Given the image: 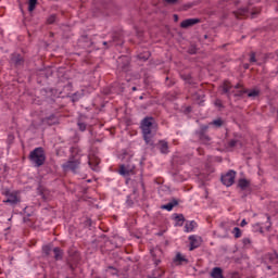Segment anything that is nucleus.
<instances>
[{
	"instance_id": "10",
	"label": "nucleus",
	"mask_w": 278,
	"mask_h": 278,
	"mask_svg": "<svg viewBox=\"0 0 278 278\" xmlns=\"http://www.w3.org/2000/svg\"><path fill=\"white\" fill-rule=\"evenodd\" d=\"M10 64H13L15 68H21V66H25V58L21 53L14 52L11 54Z\"/></svg>"
},
{
	"instance_id": "11",
	"label": "nucleus",
	"mask_w": 278,
	"mask_h": 278,
	"mask_svg": "<svg viewBox=\"0 0 278 278\" xmlns=\"http://www.w3.org/2000/svg\"><path fill=\"white\" fill-rule=\"evenodd\" d=\"M42 125H48L49 127H53V125H60V117L55 114H51L41 119Z\"/></svg>"
},
{
	"instance_id": "60",
	"label": "nucleus",
	"mask_w": 278,
	"mask_h": 278,
	"mask_svg": "<svg viewBox=\"0 0 278 278\" xmlns=\"http://www.w3.org/2000/svg\"><path fill=\"white\" fill-rule=\"evenodd\" d=\"M208 36L207 35H204V40H207Z\"/></svg>"
},
{
	"instance_id": "25",
	"label": "nucleus",
	"mask_w": 278,
	"mask_h": 278,
	"mask_svg": "<svg viewBox=\"0 0 278 278\" xmlns=\"http://www.w3.org/2000/svg\"><path fill=\"white\" fill-rule=\"evenodd\" d=\"M229 90H231V83L229 80H225L223 84V93L230 97L231 92Z\"/></svg>"
},
{
	"instance_id": "56",
	"label": "nucleus",
	"mask_w": 278,
	"mask_h": 278,
	"mask_svg": "<svg viewBox=\"0 0 278 278\" xmlns=\"http://www.w3.org/2000/svg\"><path fill=\"white\" fill-rule=\"evenodd\" d=\"M267 270H273V266L267 265Z\"/></svg>"
},
{
	"instance_id": "42",
	"label": "nucleus",
	"mask_w": 278,
	"mask_h": 278,
	"mask_svg": "<svg viewBox=\"0 0 278 278\" xmlns=\"http://www.w3.org/2000/svg\"><path fill=\"white\" fill-rule=\"evenodd\" d=\"M242 242H243V247H249V244H251V240L249 238H244Z\"/></svg>"
},
{
	"instance_id": "1",
	"label": "nucleus",
	"mask_w": 278,
	"mask_h": 278,
	"mask_svg": "<svg viewBox=\"0 0 278 278\" xmlns=\"http://www.w3.org/2000/svg\"><path fill=\"white\" fill-rule=\"evenodd\" d=\"M141 131L146 144L153 147V136H155V132L157 131V122H155V117H144L141 121Z\"/></svg>"
},
{
	"instance_id": "52",
	"label": "nucleus",
	"mask_w": 278,
	"mask_h": 278,
	"mask_svg": "<svg viewBox=\"0 0 278 278\" xmlns=\"http://www.w3.org/2000/svg\"><path fill=\"white\" fill-rule=\"evenodd\" d=\"M235 88H236V90H238V89L242 88V85H241V84H237V85L235 86Z\"/></svg>"
},
{
	"instance_id": "7",
	"label": "nucleus",
	"mask_w": 278,
	"mask_h": 278,
	"mask_svg": "<svg viewBox=\"0 0 278 278\" xmlns=\"http://www.w3.org/2000/svg\"><path fill=\"white\" fill-rule=\"evenodd\" d=\"M2 194L7 198L3 203H9L10 205H18L21 203V198L16 192L10 191V189H4Z\"/></svg>"
},
{
	"instance_id": "43",
	"label": "nucleus",
	"mask_w": 278,
	"mask_h": 278,
	"mask_svg": "<svg viewBox=\"0 0 278 278\" xmlns=\"http://www.w3.org/2000/svg\"><path fill=\"white\" fill-rule=\"evenodd\" d=\"M108 270H115V273H112V275L118 276V270L116 269V267H114V266H109V267H108Z\"/></svg>"
},
{
	"instance_id": "35",
	"label": "nucleus",
	"mask_w": 278,
	"mask_h": 278,
	"mask_svg": "<svg viewBox=\"0 0 278 278\" xmlns=\"http://www.w3.org/2000/svg\"><path fill=\"white\" fill-rule=\"evenodd\" d=\"M58 18V15L52 14L47 18V23L48 25H53V23H55V20Z\"/></svg>"
},
{
	"instance_id": "5",
	"label": "nucleus",
	"mask_w": 278,
	"mask_h": 278,
	"mask_svg": "<svg viewBox=\"0 0 278 278\" xmlns=\"http://www.w3.org/2000/svg\"><path fill=\"white\" fill-rule=\"evenodd\" d=\"M81 262V255L77 250H70L67 257V266L70 269L75 270V266Z\"/></svg>"
},
{
	"instance_id": "63",
	"label": "nucleus",
	"mask_w": 278,
	"mask_h": 278,
	"mask_svg": "<svg viewBox=\"0 0 278 278\" xmlns=\"http://www.w3.org/2000/svg\"><path fill=\"white\" fill-rule=\"evenodd\" d=\"M27 218L24 217V223H26Z\"/></svg>"
},
{
	"instance_id": "33",
	"label": "nucleus",
	"mask_w": 278,
	"mask_h": 278,
	"mask_svg": "<svg viewBox=\"0 0 278 278\" xmlns=\"http://www.w3.org/2000/svg\"><path fill=\"white\" fill-rule=\"evenodd\" d=\"M232 233H233L235 238H241L242 230L239 227H235L232 230Z\"/></svg>"
},
{
	"instance_id": "26",
	"label": "nucleus",
	"mask_w": 278,
	"mask_h": 278,
	"mask_svg": "<svg viewBox=\"0 0 278 278\" xmlns=\"http://www.w3.org/2000/svg\"><path fill=\"white\" fill-rule=\"evenodd\" d=\"M165 273L166 271H164L162 268H156V269H154L153 271H152V278H162V277H164V275H165Z\"/></svg>"
},
{
	"instance_id": "40",
	"label": "nucleus",
	"mask_w": 278,
	"mask_h": 278,
	"mask_svg": "<svg viewBox=\"0 0 278 278\" xmlns=\"http://www.w3.org/2000/svg\"><path fill=\"white\" fill-rule=\"evenodd\" d=\"M236 144H238V140L232 139L228 142V147H230V149H233V147H236Z\"/></svg>"
},
{
	"instance_id": "51",
	"label": "nucleus",
	"mask_w": 278,
	"mask_h": 278,
	"mask_svg": "<svg viewBox=\"0 0 278 278\" xmlns=\"http://www.w3.org/2000/svg\"><path fill=\"white\" fill-rule=\"evenodd\" d=\"M245 225H247V219H242L240 227H245Z\"/></svg>"
},
{
	"instance_id": "18",
	"label": "nucleus",
	"mask_w": 278,
	"mask_h": 278,
	"mask_svg": "<svg viewBox=\"0 0 278 278\" xmlns=\"http://www.w3.org/2000/svg\"><path fill=\"white\" fill-rule=\"evenodd\" d=\"M53 254L55 262H60L64 260V250H62L60 247L53 248Z\"/></svg>"
},
{
	"instance_id": "6",
	"label": "nucleus",
	"mask_w": 278,
	"mask_h": 278,
	"mask_svg": "<svg viewBox=\"0 0 278 278\" xmlns=\"http://www.w3.org/2000/svg\"><path fill=\"white\" fill-rule=\"evenodd\" d=\"M207 129H210V126L202 125L200 129L195 131V136H198L202 144H210V142H212V137L207 135Z\"/></svg>"
},
{
	"instance_id": "30",
	"label": "nucleus",
	"mask_w": 278,
	"mask_h": 278,
	"mask_svg": "<svg viewBox=\"0 0 278 278\" xmlns=\"http://www.w3.org/2000/svg\"><path fill=\"white\" fill-rule=\"evenodd\" d=\"M38 5V0H28V12H34Z\"/></svg>"
},
{
	"instance_id": "16",
	"label": "nucleus",
	"mask_w": 278,
	"mask_h": 278,
	"mask_svg": "<svg viewBox=\"0 0 278 278\" xmlns=\"http://www.w3.org/2000/svg\"><path fill=\"white\" fill-rule=\"evenodd\" d=\"M265 260V264L267 262H269L270 264H278V253L274 252V253H268L264 256Z\"/></svg>"
},
{
	"instance_id": "9",
	"label": "nucleus",
	"mask_w": 278,
	"mask_h": 278,
	"mask_svg": "<svg viewBox=\"0 0 278 278\" xmlns=\"http://www.w3.org/2000/svg\"><path fill=\"white\" fill-rule=\"evenodd\" d=\"M220 181L224 186H227V188H229V186H233L236 182V170L230 169L227 174L222 175Z\"/></svg>"
},
{
	"instance_id": "48",
	"label": "nucleus",
	"mask_w": 278,
	"mask_h": 278,
	"mask_svg": "<svg viewBox=\"0 0 278 278\" xmlns=\"http://www.w3.org/2000/svg\"><path fill=\"white\" fill-rule=\"evenodd\" d=\"M192 8V3H188L184 5V10H190Z\"/></svg>"
},
{
	"instance_id": "14",
	"label": "nucleus",
	"mask_w": 278,
	"mask_h": 278,
	"mask_svg": "<svg viewBox=\"0 0 278 278\" xmlns=\"http://www.w3.org/2000/svg\"><path fill=\"white\" fill-rule=\"evenodd\" d=\"M156 149H159V151L161 153H163L164 155H166V153H168V141L166 140H160L156 143Z\"/></svg>"
},
{
	"instance_id": "54",
	"label": "nucleus",
	"mask_w": 278,
	"mask_h": 278,
	"mask_svg": "<svg viewBox=\"0 0 278 278\" xmlns=\"http://www.w3.org/2000/svg\"><path fill=\"white\" fill-rule=\"evenodd\" d=\"M141 188H142V190L144 192L146 188H144V182L143 181H141Z\"/></svg>"
},
{
	"instance_id": "27",
	"label": "nucleus",
	"mask_w": 278,
	"mask_h": 278,
	"mask_svg": "<svg viewBox=\"0 0 278 278\" xmlns=\"http://www.w3.org/2000/svg\"><path fill=\"white\" fill-rule=\"evenodd\" d=\"M138 60H141L142 62H147L149 58H151V52L146 51L137 55Z\"/></svg>"
},
{
	"instance_id": "20",
	"label": "nucleus",
	"mask_w": 278,
	"mask_h": 278,
	"mask_svg": "<svg viewBox=\"0 0 278 278\" xmlns=\"http://www.w3.org/2000/svg\"><path fill=\"white\" fill-rule=\"evenodd\" d=\"M53 251V247L51 244H46L41 249L42 257H51V252Z\"/></svg>"
},
{
	"instance_id": "24",
	"label": "nucleus",
	"mask_w": 278,
	"mask_h": 278,
	"mask_svg": "<svg viewBox=\"0 0 278 278\" xmlns=\"http://www.w3.org/2000/svg\"><path fill=\"white\" fill-rule=\"evenodd\" d=\"M238 186L241 190H247L251 186V181L247 180V178H240Z\"/></svg>"
},
{
	"instance_id": "38",
	"label": "nucleus",
	"mask_w": 278,
	"mask_h": 278,
	"mask_svg": "<svg viewBox=\"0 0 278 278\" xmlns=\"http://www.w3.org/2000/svg\"><path fill=\"white\" fill-rule=\"evenodd\" d=\"M249 92V89H242L239 90L237 93H235V97H242V94H247Z\"/></svg>"
},
{
	"instance_id": "50",
	"label": "nucleus",
	"mask_w": 278,
	"mask_h": 278,
	"mask_svg": "<svg viewBox=\"0 0 278 278\" xmlns=\"http://www.w3.org/2000/svg\"><path fill=\"white\" fill-rule=\"evenodd\" d=\"M179 21V15L174 14V22L177 23Z\"/></svg>"
},
{
	"instance_id": "31",
	"label": "nucleus",
	"mask_w": 278,
	"mask_h": 278,
	"mask_svg": "<svg viewBox=\"0 0 278 278\" xmlns=\"http://www.w3.org/2000/svg\"><path fill=\"white\" fill-rule=\"evenodd\" d=\"M247 94L250 99L255 98V97H260V89H253L251 91H249V89H248Z\"/></svg>"
},
{
	"instance_id": "4",
	"label": "nucleus",
	"mask_w": 278,
	"mask_h": 278,
	"mask_svg": "<svg viewBox=\"0 0 278 278\" xmlns=\"http://www.w3.org/2000/svg\"><path fill=\"white\" fill-rule=\"evenodd\" d=\"M80 164H81L80 157L71 155L68 161L62 165V168L64 170H72V173H77V168H79Z\"/></svg>"
},
{
	"instance_id": "41",
	"label": "nucleus",
	"mask_w": 278,
	"mask_h": 278,
	"mask_svg": "<svg viewBox=\"0 0 278 278\" xmlns=\"http://www.w3.org/2000/svg\"><path fill=\"white\" fill-rule=\"evenodd\" d=\"M72 101H73V103H77V101H79V96L77 93H74L72 96Z\"/></svg>"
},
{
	"instance_id": "44",
	"label": "nucleus",
	"mask_w": 278,
	"mask_h": 278,
	"mask_svg": "<svg viewBox=\"0 0 278 278\" xmlns=\"http://www.w3.org/2000/svg\"><path fill=\"white\" fill-rule=\"evenodd\" d=\"M126 203L129 207H131V205H134V200H131V197H128L126 200Z\"/></svg>"
},
{
	"instance_id": "39",
	"label": "nucleus",
	"mask_w": 278,
	"mask_h": 278,
	"mask_svg": "<svg viewBox=\"0 0 278 278\" xmlns=\"http://www.w3.org/2000/svg\"><path fill=\"white\" fill-rule=\"evenodd\" d=\"M167 5H177L179 3V0H164Z\"/></svg>"
},
{
	"instance_id": "8",
	"label": "nucleus",
	"mask_w": 278,
	"mask_h": 278,
	"mask_svg": "<svg viewBox=\"0 0 278 278\" xmlns=\"http://www.w3.org/2000/svg\"><path fill=\"white\" fill-rule=\"evenodd\" d=\"M131 67V58L128 55H122L117 59V68L123 71V73H129Z\"/></svg>"
},
{
	"instance_id": "37",
	"label": "nucleus",
	"mask_w": 278,
	"mask_h": 278,
	"mask_svg": "<svg viewBox=\"0 0 278 278\" xmlns=\"http://www.w3.org/2000/svg\"><path fill=\"white\" fill-rule=\"evenodd\" d=\"M119 174L127 176L129 175V170L125 167V165H121V168H119Z\"/></svg>"
},
{
	"instance_id": "49",
	"label": "nucleus",
	"mask_w": 278,
	"mask_h": 278,
	"mask_svg": "<svg viewBox=\"0 0 278 278\" xmlns=\"http://www.w3.org/2000/svg\"><path fill=\"white\" fill-rule=\"evenodd\" d=\"M86 225H87L88 227H92V219H87V220H86Z\"/></svg>"
},
{
	"instance_id": "17",
	"label": "nucleus",
	"mask_w": 278,
	"mask_h": 278,
	"mask_svg": "<svg viewBox=\"0 0 278 278\" xmlns=\"http://www.w3.org/2000/svg\"><path fill=\"white\" fill-rule=\"evenodd\" d=\"M112 42H116V45H119L121 47H123L124 45V40H123V31H115L113 33L112 36Z\"/></svg>"
},
{
	"instance_id": "57",
	"label": "nucleus",
	"mask_w": 278,
	"mask_h": 278,
	"mask_svg": "<svg viewBox=\"0 0 278 278\" xmlns=\"http://www.w3.org/2000/svg\"><path fill=\"white\" fill-rule=\"evenodd\" d=\"M131 90H132L134 92H136V90H138V88H137V87H132Z\"/></svg>"
},
{
	"instance_id": "47",
	"label": "nucleus",
	"mask_w": 278,
	"mask_h": 278,
	"mask_svg": "<svg viewBox=\"0 0 278 278\" xmlns=\"http://www.w3.org/2000/svg\"><path fill=\"white\" fill-rule=\"evenodd\" d=\"M162 263V260L159 257V258H154V265L155 266H160V264Z\"/></svg>"
},
{
	"instance_id": "53",
	"label": "nucleus",
	"mask_w": 278,
	"mask_h": 278,
	"mask_svg": "<svg viewBox=\"0 0 278 278\" xmlns=\"http://www.w3.org/2000/svg\"><path fill=\"white\" fill-rule=\"evenodd\" d=\"M9 140L12 142V140H14V135H9Z\"/></svg>"
},
{
	"instance_id": "2",
	"label": "nucleus",
	"mask_w": 278,
	"mask_h": 278,
	"mask_svg": "<svg viewBox=\"0 0 278 278\" xmlns=\"http://www.w3.org/2000/svg\"><path fill=\"white\" fill-rule=\"evenodd\" d=\"M28 160L36 166V168H40V166H45V162H47V154L45 153V148L39 147L35 148L28 155Z\"/></svg>"
},
{
	"instance_id": "62",
	"label": "nucleus",
	"mask_w": 278,
	"mask_h": 278,
	"mask_svg": "<svg viewBox=\"0 0 278 278\" xmlns=\"http://www.w3.org/2000/svg\"><path fill=\"white\" fill-rule=\"evenodd\" d=\"M27 218L24 217V223H26Z\"/></svg>"
},
{
	"instance_id": "12",
	"label": "nucleus",
	"mask_w": 278,
	"mask_h": 278,
	"mask_svg": "<svg viewBox=\"0 0 278 278\" xmlns=\"http://www.w3.org/2000/svg\"><path fill=\"white\" fill-rule=\"evenodd\" d=\"M199 23H201V18H188L180 23V27L182 29H188V27H194V25H199Z\"/></svg>"
},
{
	"instance_id": "61",
	"label": "nucleus",
	"mask_w": 278,
	"mask_h": 278,
	"mask_svg": "<svg viewBox=\"0 0 278 278\" xmlns=\"http://www.w3.org/2000/svg\"><path fill=\"white\" fill-rule=\"evenodd\" d=\"M103 45H104V47L108 46V41H104Z\"/></svg>"
},
{
	"instance_id": "59",
	"label": "nucleus",
	"mask_w": 278,
	"mask_h": 278,
	"mask_svg": "<svg viewBox=\"0 0 278 278\" xmlns=\"http://www.w3.org/2000/svg\"><path fill=\"white\" fill-rule=\"evenodd\" d=\"M157 236H164V232H157Z\"/></svg>"
},
{
	"instance_id": "19",
	"label": "nucleus",
	"mask_w": 278,
	"mask_h": 278,
	"mask_svg": "<svg viewBox=\"0 0 278 278\" xmlns=\"http://www.w3.org/2000/svg\"><path fill=\"white\" fill-rule=\"evenodd\" d=\"M179 205V200L173 198L172 202L164 204L161 206L162 210H166L167 212H172L173 207Z\"/></svg>"
},
{
	"instance_id": "58",
	"label": "nucleus",
	"mask_w": 278,
	"mask_h": 278,
	"mask_svg": "<svg viewBox=\"0 0 278 278\" xmlns=\"http://www.w3.org/2000/svg\"><path fill=\"white\" fill-rule=\"evenodd\" d=\"M187 112H192V109L190 106H188Z\"/></svg>"
},
{
	"instance_id": "34",
	"label": "nucleus",
	"mask_w": 278,
	"mask_h": 278,
	"mask_svg": "<svg viewBox=\"0 0 278 278\" xmlns=\"http://www.w3.org/2000/svg\"><path fill=\"white\" fill-rule=\"evenodd\" d=\"M212 125H214L215 127H223V125H224L223 118L219 117L217 119H214L212 122Z\"/></svg>"
},
{
	"instance_id": "32",
	"label": "nucleus",
	"mask_w": 278,
	"mask_h": 278,
	"mask_svg": "<svg viewBox=\"0 0 278 278\" xmlns=\"http://www.w3.org/2000/svg\"><path fill=\"white\" fill-rule=\"evenodd\" d=\"M197 51H199V49H197V46L191 45L187 50V53H189V55H197Z\"/></svg>"
},
{
	"instance_id": "46",
	"label": "nucleus",
	"mask_w": 278,
	"mask_h": 278,
	"mask_svg": "<svg viewBox=\"0 0 278 278\" xmlns=\"http://www.w3.org/2000/svg\"><path fill=\"white\" fill-rule=\"evenodd\" d=\"M215 105H216V108H225V105H223V101H220V100H216Z\"/></svg>"
},
{
	"instance_id": "13",
	"label": "nucleus",
	"mask_w": 278,
	"mask_h": 278,
	"mask_svg": "<svg viewBox=\"0 0 278 278\" xmlns=\"http://www.w3.org/2000/svg\"><path fill=\"white\" fill-rule=\"evenodd\" d=\"M176 266H184V264H190V261L186 258V256L181 255V253H177L175 258L173 260Z\"/></svg>"
},
{
	"instance_id": "28",
	"label": "nucleus",
	"mask_w": 278,
	"mask_h": 278,
	"mask_svg": "<svg viewBox=\"0 0 278 278\" xmlns=\"http://www.w3.org/2000/svg\"><path fill=\"white\" fill-rule=\"evenodd\" d=\"M197 225L195 220H191L189 224H186L185 231L188 233L190 231H194V226Z\"/></svg>"
},
{
	"instance_id": "22",
	"label": "nucleus",
	"mask_w": 278,
	"mask_h": 278,
	"mask_svg": "<svg viewBox=\"0 0 278 278\" xmlns=\"http://www.w3.org/2000/svg\"><path fill=\"white\" fill-rule=\"evenodd\" d=\"M77 127H78L79 131H86V129H88V127H92V126H88V124L86 122H84V118L78 117Z\"/></svg>"
},
{
	"instance_id": "3",
	"label": "nucleus",
	"mask_w": 278,
	"mask_h": 278,
	"mask_svg": "<svg viewBox=\"0 0 278 278\" xmlns=\"http://www.w3.org/2000/svg\"><path fill=\"white\" fill-rule=\"evenodd\" d=\"M262 9L260 8H254L251 9L249 7L238 9L237 11H233L232 14L235 17H237L239 21L242 18H247L249 14H251V18H255L258 14H261Z\"/></svg>"
},
{
	"instance_id": "55",
	"label": "nucleus",
	"mask_w": 278,
	"mask_h": 278,
	"mask_svg": "<svg viewBox=\"0 0 278 278\" xmlns=\"http://www.w3.org/2000/svg\"><path fill=\"white\" fill-rule=\"evenodd\" d=\"M243 68H245V71L249 70V64H244Z\"/></svg>"
},
{
	"instance_id": "21",
	"label": "nucleus",
	"mask_w": 278,
	"mask_h": 278,
	"mask_svg": "<svg viewBox=\"0 0 278 278\" xmlns=\"http://www.w3.org/2000/svg\"><path fill=\"white\" fill-rule=\"evenodd\" d=\"M174 220H176V226L184 227V223H186V217H184V214H174Z\"/></svg>"
},
{
	"instance_id": "23",
	"label": "nucleus",
	"mask_w": 278,
	"mask_h": 278,
	"mask_svg": "<svg viewBox=\"0 0 278 278\" xmlns=\"http://www.w3.org/2000/svg\"><path fill=\"white\" fill-rule=\"evenodd\" d=\"M100 162L101 161L98 157L92 156L89 157L88 164L92 168V170H97V167L99 166Z\"/></svg>"
},
{
	"instance_id": "36",
	"label": "nucleus",
	"mask_w": 278,
	"mask_h": 278,
	"mask_svg": "<svg viewBox=\"0 0 278 278\" xmlns=\"http://www.w3.org/2000/svg\"><path fill=\"white\" fill-rule=\"evenodd\" d=\"M151 255L153 257V261L157 260L159 258L157 255H162V250H153L151 251Z\"/></svg>"
},
{
	"instance_id": "45",
	"label": "nucleus",
	"mask_w": 278,
	"mask_h": 278,
	"mask_svg": "<svg viewBox=\"0 0 278 278\" xmlns=\"http://www.w3.org/2000/svg\"><path fill=\"white\" fill-rule=\"evenodd\" d=\"M250 62H257V60L255 59V52H251Z\"/></svg>"
},
{
	"instance_id": "29",
	"label": "nucleus",
	"mask_w": 278,
	"mask_h": 278,
	"mask_svg": "<svg viewBox=\"0 0 278 278\" xmlns=\"http://www.w3.org/2000/svg\"><path fill=\"white\" fill-rule=\"evenodd\" d=\"M181 79H184V81H187V84H189L190 86L194 84V80H192V75L190 74H182Z\"/></svg>"
},
{
	"instance_id": "15",
	"label": "nucleus",
	"mask_w": 278,
	"mask_h": 278,
	"mask_svg": "<svg viewBox=\"0 0 278 278\" xmlns=\"http://www.w3.org/2000/svg\"><path fill=\"white\" fill-rule=\"evenodd\" d=\"M190 248L189 251H194V249H199L201 247V241L197 239V236L192 235L189 237Z\"/></svg>"
}]
</instances>
